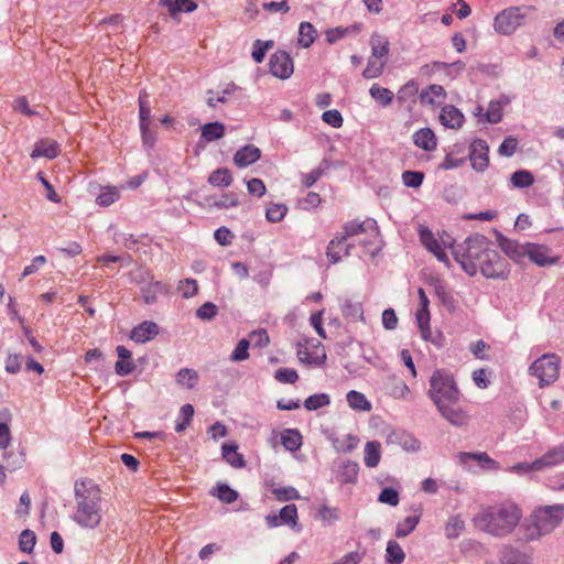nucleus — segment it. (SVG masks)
I'll use <instances>...</instances> for the list:
<instances>
[{"mask_svg":"<svg viewBox=\"0 0 564 564\" xmlns=\"http://www.w3.org/2000/svg\"><path fill=\"white\" fill-rule=\"evenodd\" d=\"M427 395L441 416L451 425L460 427L469 422L467 410L458 404L463 394L454 375L446 369H436L430 377Z\"/></svg>","mask_w":564,"mask_h":564,"instance_id":"1","label":"nucleus"},{"mask_svg":"<svg viewBox=\"0 0 564 564\" xmlns=\"http://www.w3.org/2000/svg\"><path fill=\"white\" fill-rule=\"evenodd\" d=\"M523 518L521 507L513 500L507 499L500 502L481 507L473 517V525L491 536H509L520 524Z\"/></svg>","mask_w":564,"mask_h":564,"instance_id":"2","label":"nucleus"},{"mask_svg":"<svg viewBox=\"0 0 564 564\" xmlns=\"http://www.w3.org/2000/svg\"><path fill=\"white\" fill-rule=\"evenodd\" d=\"M76 508L73 520L84 529H96L102 521V496L91 481L75 484Z\"/></svg>","mask_w":564,"mask_h":564,"instance_id":"3","label":"nucleus"},{"mask_svg":"<svg viewBox=\"0 0 564 564\" xmlns=\"http://www.w3.org/2000/svg\"><path fill=\"white\" fill-rule=\"evenodd\" d=\"M564 521V503L536 507L521 525L522 540H540L552 533Z\"/></svg>","mask_w":564,"mask_h":564,"instance_id":"4","label":"nucleus"},{"mask_svg":"<svg viewBox=\"0 0 564 564\" xmlns=\"http://www.w3.org/2000/svg\"><path fill=\"white\" fill-rule=\"evenodd\" d=\"M490 248L488 239L481 235L470 236L463 243L453 247V256L462 269L470 276L478 272L479 262Z\"/></svg>","mask_w":564,"mask_h":564,"instance_id":"5","label":"nucleus"},{"mask_svg":"<svg viewBox=\"0 0 564 564\" xmlns=\"http://www.w3.org/2000/svg\"><path fill=\"white\" fill-rule=\"evenodd\" d=\"M561 358L556 354L547 352L535 359L528 372L538 380V386L543 389L553 384L560 377Z\"/></svg>","mask_w":564,"mask_h":564,"instance_id":"6","label":"nucleus"},{"mask_svg":"<svg viewBox=\"0 0 564 564\" xmlns=\"http://www.w3.org/2000/svg\"><path fill=\"white\" fill-rule=\"evenodd\" d=\"M378 226L377 221L372 218H367L364 221L352 220L347 223L343 227V231L339 234L343 239L354 240L357 237L366 236L367 239H359L358 243L367 247L368 245H372L378 237Z\"/></svg>","mask_w":564,"mask_h":564,"instance_id":"7","label":"nucleus"},{"mask_svg":"<svg viewBox=\"0 0 564 564\" xmlns=\"http://www.w3.org/2000/svg\"><path fill=\"white\" fill-rule=\"evenodd\" d=\"M419 237L422 245L433 253L438 261L444 262L446 265L449 264L448 257L445 252V248L453 249V241L449 236H447L446 239H442L440 242L427 227L420 225Z\"/></svg>","mask_w":564,"mask_h":564,"instance_id":"8","label":"nucleus"},{"mask_svg":"<svg viewBox=\"0 0 564 564\" xmlns=\"http://www.w3.org/2000/svg\"><path fill=\"white\" fill-rule=\"evenodd\" d=\"M506 260L491 247L479 262L478 270L489 279L505 278L508 273Z\"/></svg>","mask_w":564,"mask_h":564,"instance_id":"9","label":"nucleus"},{"mask_svg":"<svg viewBox=\"0 0 564 564\" xmlns=\"http://www.w3.org/2000/svg\"><path fill=\"white\" fill-rule=\"evenodd\" d=\"M458 463L468 470L473 469V463L478 465L482 470L496 471L500 469V465L491 458L486 452H459L457 454Z\"/></svg>","mask_w":564,"mask_h":564,"instance_id":"10","label":"nucleus"},{"mask_svg":"<svg viewBox=\"0 0 564 564\" xmlns=\"http://www.w3.org/2000/svg\"><path fill=\"white\" fill-rule=\"evenodd\" d=\"M523 14L520 8H510L495 18V30L501 34H511L521 24Z\"/></svg>","mask_w":564,"mask_h":564,"instance_id":"11","label":"nucleus"},{"mask_svg":"<svg viewBox=\"0 0 564 564\" xmlns=\"http://www.w3.org/2000/svg\"><path fill=\"white\" fill-rule=\"evenodd\" d=\"M269 69L274 77L288 79L294 70L293 61L286 52L278 51L270 56Z\"/></svg>","mask_w":564,"mask_h":564,"instance_id":"12","label":"nucleus"},{"mask_svg":"<svg viewBox=\"0 0 564 564\" xmlns=\"http://www.w3.org/2000/svg\"><path fill=\"white\" fill-rule=\"evenodd\" d=\"M527 258L540 267L552 265L558 261V257L553 256L550 248L532 242L529 243Z\"/></svg>","mask_w":564,"mask_h":564,"instance_id":"13","label":"nucleus"},{"mask_svg":"<svg viewBox=\"0 0 564 564\" xmlns=\"http://www.w3.org/2000/svg\"><path fill=\"white\" fill-rule=\"evenodd\" d=\"M351 243L338 234L328 243L326 256L330 263H338L349 256Z\"/></svg>","mask_w":564,"mask_h":564,"instance_id":"14","label":"nucleus"},{"mask_svg":"<svg viewBox=\"0 0 564 564\" xmlns=\"http://www.w3.org/2000/svg\"><path fill=\"white\" fill-rule=\"evenodd\" d=\"M489 148L484 140H477L471 144L469 160L477 172H482L489 163Z\"/></svg>","mask_w":564,"mask_h":564,"instance_id":"15","label":"nucleus"},{"mask_svg":"<svg viewBox=\"0 0 564 564\" xmlns=\"http://www.w3.org/2000/svg\"><path fill=\"white\" fill-rule=\"evenodd\" d=\"M564 464V443L549 449L542 457L535 459V467L541 470Z\"/></svg>","mask_w":564,"mask_h":564,"instance_id":"16","label":"nucleus"},{"mask_svg":"<svg viewBox=\"0 0 564 564\" xmlns=\"http://www.w3.org/2000/svg\"><path fill=\"white\" fill-rule=\"evenodd\" d=\"M159 334V326L151 321H144L138 326L133 327L130 333V339L135 343H147L153 339Z\"/></svg>","mask_w":564,"mask_h":564,"instance_id":"17","label":"nucleus"},{"mask_svg":"<svg viewBox=\"0 0 564 564\" xmlns=\"http://www.w3.org/2000/svg\"><path fill=\"white\" fill-rule=\"evenodd\" d=\"M261 158V150L254 144H247L234 155V163L238 167H247Z\"/></svg>","mask_w":564,"mask_h":564,"instance_id":"18","label":"nucleus"},{"mask_svg":"<svg viewBox=\"0 0 564 564\" xmlns=\"http://www.w3.org/2000/svg\"><path fill=\"white\" fill-rule=\"evenodd\" d=\"M242 193L229 192L224 193L221 195H212L206 197V203L208 206L217 207V208H231L236 207L240 203V196Z\"/></svg>","mask_w":564,"mask_h":564,"instance_id":"19","label":"nucleus"},{"mask_svg":"<svg viewBox=\"0 0 564 564\" xmlns=\"http://www.w3.org/2000/svg\"><path fill=\"white\" fill-rule=\"evenodd\" d=\"M440 121L444 127L458 129L464 122V115L456 107L448 105L442 109Z\"/></svg>","mask_w":564,"mask_h":564,"instance_id":"20","label":"nucleus"},{"mask_svg":"<svg viewBox=\"0 0 564 564\" xmlns=\"http://www.w3.org/2000/svg\"><path fill=\"white\" fill-rule=\"evenodd\" d=\"M445 90L441 85H430L420 94V101L422 105L435 107L443 102L445 99Z\"/></svg>","mask_w":564,"mask_h":564,"instance_id":"21","label":"nucleus"},{"mask_svg":"<svg viewBox=\"0 0 564 564\" xmlns=\"http://www.w3.org/2000/svg\"><path fill=\"white\" fill-rule=\"evenodd\" d=\"M530 242L521 243L517 240H506L502 242L501 247L505 253L517 262H521L524 258L528 257V249Z\"/></svg>","mask_w":564,"mask_h":564,"instance_id":"22","label":"nucleus"},{"mask_svg":"<svg viewBox=\"0 0 564 564\" xmlns=\"http://www.w3.org/2000/svg\"><path fill=\"white\" fill-rule=\"evenodd\" d=\"M58 154V144L53 140H41L35 143L32 152L31 158L37 159V158H45V159H53Z\"/></svg>","mask_w":564,"mask_h":564,"instance_id":"23","label":"nucleus"},{"mask_svg":"<svg viewBox=\"0 0 564 564\" xmlns=\"http://www.w3.org/2000/svg\"><path fill=\"white\" fill-rule=\"evenodd\" d=\"M389 41L379 33H373L370 39L371 56L377 59H383L389 54Z\"/></svg>","mask_w":564,"mask_h":564,"instance_id":"24","label":"nucleus"},{"mask_svg":"<svg viewBox=\"0 0 564 564\" xmlns=\"http://www.w3.org/2000/svg\"><path fill=\"white\" fill-rule=\"evenodd\" d=\"M413 142L416 147H419L425 151H432L436 147L435 134L429 128H424V129L416 131L413 134Z\"/></svg>","mask_w":564,"mask_h":564,"instance_id":"25","label":"nucleus"},{"mask_svg":"<svg viewBox=\"0 0 564 564\" xmlns=\"http://www.w3.org/2000/svg\"><path fill=\"white\" fill-rule=\"evenodd\" d=\"M281 444L286 451L295 452L302 446V435L296 429H286L281 433Z\"/></svg>","mask_w":564,"mask_h":564,"instance_id":"26","label":"nucleus"},{"mask_svg":"<svg viewBox=\"0 0 564 564\" xmlns=\"http://www.w3.org/2000/svg\"><path fill=\"white\" fill-rule=\"evenodd\" d=\"M381 458V444L378 441L367 442L364 462L367 467H377Z\"/></svg>","mask_w":564,"mask_h":564,"instance_id":"27","label":"nucleus"},{"mask_svg":"<svg viewBox=\"0 0 564 564\" xmlns=\"http://www.w3.org/2000/svg\"><path fill=\"white\" fill-rule=\"evenodd\" d=\"M389 394L397 400H409L412 392L402 379L394 377L390 380Z\"/></svg>","mask_w":564,"mask_h":564,"instance_id":"28","label":"nucleus"},{"mask_svg":"<svg viewBox=\"0 0 564 564\" xmlns=\"http://www.w3.org/2000/svg\"><path fill=\"white\" fill-rule=\"evenodd\" d=\"M224 459L235 468H241L245 466L243 456L238 453V446L236 444H224L223 447Z\"/></svg>","mask_w":564,"mask_h":564,"instance_id":"29","label":"nucleus"},{"mask_svg":"<svg viewBox=\"0 0 564 564\" xmlns=\"http://www.w3.org/2000/svg\"><path fill=\"white\" fill-rule=\"evenodd\" d=\"M348 405L356 411L368 412L371 410V403L367 400L364 393L351 390L346 395Z\"/></svg>","mask_w":564,"mask_h":564,"instance_id":"30","label":"nucleus"},{"mask_svg":"<svg viewBox=\"0 0 564 564\" xmlns=\"http://www.w3.org/2000/svg\"><path fill=\"white\" fill-rule=\"evenodd\" d=\"M313 341L306 340L305 345L299 344L297 357L301 362L319 366L325 362L326 355L312 356L308 345Z\"/></svg>","mask_w":564,"mask_h":564,"instance_id":"31","label":"nucleus"},{"mask_svg":"<svg viewBox=\"0 0 564 564\" xmlns=\"http://www.w3.org/2000/svg\"><path fill=\"white\" fill-rule=\"evenodd\" d=\"M225 134V126L221 122H209L202 127V138L212 142L223 138Z\"/></svg>","mask_w":564,"mask_h":564,"instance_id":"32","label":"nucleus"},{"mask_svg":"<svg viewBox=\"0 0 564 564\" xmlns=\"http://www.w3.org/2000/svg\"><path fill=\"white\" fill-rule=\"evenodd\" d=\"M370 96L381 106L388 107L393 100V93L378 84H373L369 89Z\"/></svg>","mask_w":564,"mask_h":564,"instance_id":"33","label":"nucleus"},{"mask_svg":"<svg viewBox=\"0 0 564 564\" xmlns=\"http://www.w3.org/2000/svg\"><path fill=\"white\" fill-rule=\"evenodd\" d=\"M315 37V28L310 22H302L299 28V44L307 48L314 43Z\"/></svg>","mask_w":564,"mask_h":564,"instance_id":"34","label":"nucleus"},{"mask_svg":"<svg viewBox=\"0 0 564 564\" xmlns=\"http://www.w3.org/2000/svg\"><path fill=\"white\" fill-rule=\"evenodd\" d=\"M386 552V562L388 564H401L405 558V554L397 541H389Z\"/></svg>","mask_w":564,"mask_h":564,"instance_id":"35","label":"nucleus"},{"mask_svg":"<svg viewBox=\"0 0 564 564\" xmlns=\"http://www.w3.org/2000/svg\"><path fill=\"white\" fill-rule=\"evenodd\" d=\"M198 373L194 369L182 368L176 373V382L181 387L193 389L198 382Z\"/></svg>","mask_w":564,"mask_h":564,"instance_id":"36","label":"nucleus"},{"mask_svg":"<svg viewBox=\"0 0 564 564\" xmlns=\"http://www.w3.org/2000/svg\"><path fill=\"white\" fill-rule=\"evenodd\" d=\"M417 93H419L417 83L415 80H410L398 90L397 100L400 104H405L408 101H414Z\"/></svg>","mask_w":564,"mask_h":564,"instance_id":"37","label":"nucleus"},{"mask_svg":"<svg viewBox=\"0 0 564 564\" xmlns=\"http://www.w3.org/2000/svg\"><path fill=\"white\" fill-rule=\"evenodd\" d=\"M341 313L347 318H350L352 321H362L364 322L362 305L359 302H352L350 300H346L341 305Z\"/></svg>","mask_w":564,"mask_h":564,"instance_id":"38","label":"nucleus"},{"mask_svg":"<svg viewBox=\"0 0 564 564\" xmlns=\"http://www.w3.org/2000/svg\"><path fill=\"white\" fill-rule=\"evenodd\" d=\"M212 495L217 497L221 502L232 503L238 499V492L231 489L226 484H218L213 490Z\"/></svg>","mask_w":564,"mask_h":564,"instance_id":"39","label":"nucleus"},{"mask_svg":"<svg viewBox=\"0 0 564 564\" xmlns=\"http://www.w3.org/2000/svg\"><path fill=\"white\" fill-rule=\"evenodd\" d=\"M465 529V522L460 516H453L445 524V535L447 539L458 538Z\"/></svg>","mask_w":564,"mask_h":564,"instance_id":"40","label":"nucleus"},{"mask_svg":"<svg viewBox=\"0 0 564 564\" xmlns=\"http://www.w3.org/2000/svg\"><path fill=\"white\" fill-rule=\"evenodd\" d=\"M359 445V438L356 435L348 434L343 440L336 438L333 441V446L337 452L350 453Z\"/></svg>","mask_w":564,"mask_h":564,"instance_id":"41","label":"nucleus"},{"mask_svg":"<svg viewBox=\"0 0 564 564\" xmlns=\"http://www.w3.org/2000/svg\"><path fill=\"white\" fill-rule=\"evenodd\" d=\"M359 466L355 462L347 460L340 466L339 470V480L341 482L348 484V482H355L357 479Z\"/></svg>","mask_w":564,"mask_h":564,"instance_id":"42","label":"nucleus"},{"mask_svg":"<svg viewBox=\"0 0 564 564\" xmlns=\"http://www.w3.org/2000/svg\"><path fill=\"white\" fill-rule=\"evenodd\" d=\"M120 198V192L118 187L107 186L104 187L100 194L96 198V203L99 206H109Z\"/></svg>","mask_w":564,"mask_h":564,"instance_id":"43","label":"nucleus"},{"mask_svg":"<svg viewBox=\"0 0 564 564\" xmlns=\"http://www.w3.org/2000/svg\"><path fill=\"white\" fill-rule=\"evenodd\" d=\"M416 322L420 328L422 338L429 340L431 338L432 332L430 327V311L424 308H419L416 312Z\"/></svg>","mask_w":564,"mask_h":564,"instance_id":"44","label":"nucleus"},{"mask_svg":"<svg viewBox=\"0 0 564 564\" xmlns=\"http://www.w3.org/2000/svg\"><path fill=\"white\" fill-rule=\"evenodd\" d=\"M384 66L386 62L383 59H377L371 56L362 75L367 79L379 77L382 74Z\"/></svg>","mask_w":564,"mask_h":564,"instance_id":"45","label":"nucleus"},{"mask_svg":"<svg viewBox=\"0 0 564 564\" xmlns=\"http://www.w3.org/2000/svg\"><path fill=\"white\" fill-rule=\"evenodd\" d=\"M329 403H330V398L328 394L317 393V394L310 395L304 401V406L308 411H315V410H318L321 408L328 405Z\"/></svg>","mask_w":564,"mask_h":564,"instance_id":"46","label":"nucleus"},{"mask_svg":"<svg viewBox=\"0 0 564 564\" xmlns=\"http://www.w3.org/2000/svg\"><path fill=\"white\" fill-rule=\"evenodd\" d=\"M279 518L282 524L291 525L292 528L297 527V508L295 505H286L280 510Z\"/></svg>","mask_w":564,"mask_h":564,"instance_id":"47","label":"nucleus"},{"mask_svg":"<svg viewBox=\"0 0 564 564\" xmlns=\"http://www.w3.org/2000/svg\"><path fill=\"white\" fill-rule=\"evenodd\" d=\"M419 521V516L406 517L402 522L398 524L395 529V536L405 538L416 528Z\"/></svg>","mask_w":564,"mask_h":564,"instance_id":"48","label":"nucleus"},{"mask_svg":"<svg viewBox=\"0 0 564 564\" xmlns=\"http://www.w3.org/2000/svg\"><path fill=\"white\" fill-rule=\"evenodd\" d=\"M249 347L250 341L248 339L239 340L230 355V360L234 362L247 360L249 358Z\"/></svg>","mask_w":564,"mask_h":564,"instance_id":"49","label":"nucleus"},{"mask_svg":"<svg viewBox=\"0 0 564 564\" xmlns=\"http://www.w3.org/2000/svg\"><path fill=\"white\" fill-rule=\"evenodd\" d=\"M194 416V408L192 404H184L180 410V417L182 421H177L175 424V431L177 433L183 432L191 423Z\"/></svg>","mask_w":564,"mask_h":564,"instance_id":"50","label":"nucleus"},{"mask_svg":"<svg viewBox=\"0 0 564 564\" xmlns=\"http://www.w3.org/2000/svg\"><path fill=\"white\" fill-rule=\"evenodd\" d=\"M139 116H140V127L149 126L151 120V110L148 101V94L142 91L139 96Z\"/></svg>","mask_w":564,"mask_h":564,"instance_id":"51","label":"nucleus"},{"mask_svg":"<svg viewBox=\"0 0 564 564\" xmlns=\"http://www.w3.org/2000/svg\"><path fill=\"white\" fill-rule=\"evenodd\" d=\"M288 213V207L284 204H272L267 208L265 217L270 223L281 221Z\"/></svg>","mask_w":564,"mask_h":564,"instance_id":"52","label":"nucleus"},{"mask_svg":"<svg viewBox=\"0 0 564 564\" xmlns=\"http://www.w3.org/2000/svg\"><path fill=\"white\" fill-rule=\"evenodd\" d=\"M273 495L279 501H290L300 499L297 489L291 486L275 487L272 489Z\"/></svg>","mask_w":564,"mask_h":564,"instance_id":"53","label":"nucleus"},{"mask_svg":"<svg viewBox=\"0 0 564 564\" xmlns=\"http://www.w3.org/2000/svg\"><path fill=\"white\" fill-rule=\"evenodd\" d=\"M36 543V536L33 531L24 530L19 538V547L24 553H31Z\"/></svg>","mask_w":564,"mask_h":564,"instance_id":"54","label":"nucleus"},{"mask_svg":"<svg viewBox=\"0 0 564 564\" xmlns=\"http://www.w3.org/2000/svg\"><path fill=\"white\" fill-rule=\"evenodd\" d=\"M485 119L489 123H498L502 119V105L499 101H490L485 113Z\"/></svg>","mask_w":564,"mask_h":564,"instance_id":"55","label":"nucleus"},{"mask_svg":"<svg viewBox=\"0 0 564 564\" xmlns=\"http://www.w3.org/2000/svg\"><path fill=\"white\" fill-rule=\"evenodd\" d=\"M274 378L281 383H295L299 380V373L292 368H279Z\"/></svg>","mask_w":564,"mask_h":564,"instance_id":"56","label":"nucleus"},{"mask_svg":"<svg viewBox=\"0 0 564 564\" xmlns=\"http://www.w3.org/2000/svg\"><path fill=\"white\" fill-rule=\"evenodd\" d=\"M177 289L182 292L183 297L188 299L197 294L198 284L194 279H184L178 282Z\"/></svg>","mask_w":564,"mask_h":564,"instance_id":"57","label":"nucleus"},{"mask_svg":"<svg viewBox=\"0 0 564 564\" xmlns=\"http://www.w3.org/2000/svg\"><path fill=\"white\" fill-rule=\"evenodd\" d=\"M273 46V41L262 42L257 40L253 44L252 58L257 63H261L265 56V52Z\"/></svg>","mask_w":564,"mask_h":564,"instance_id":"58","label":"nucleus"},{"mask_svg":"<svg viewBox=\"0 0 564 564\" xmlns=\"http://www.w3.org/2000/svg\"><path fill=\"white\" fill-rule=\"evenodd\" d=\"M218 308L212 302H206L196 311V316L203 321H209L217 315Z\"/></svg>","mask_w":564,"mask_h":564,"instance_id":"59","label":"nucleus"},{"mask_svg":"<svg viewBox=\"0 0 564 564\" xmlns=\"http://www.w3.org/2000/svg\"><path fill=\"white\" fill-rule=\"evenodd\" d=\"M489 375L490 372L487 369L480 368L473 371L471 378L479 389H487L490 383Z\"/></svg>","mask_w":564,"mask_h":564,"instance_id":"60","label":"nucleus"},{"mask_svg":"<svg viewBox=\"0 0 564 564\" xmlns=\"http://www.w3.org/2000/svg\"><path fill=\"white\" fill-rule=\"evenodd\" d=\"M378 500L381 503H387L389 506L395 507L399 503V494L393 488H384L380 492Z\"/></svg>","mask_w":564,"mask_h":564,"instance_id":"61","label":"nucleus"},{"mask_svg":"<svg viewBox=\"0 0 564 564\" xmlns=\"http://www.w3.org/2000/svg\"><path fill=\"white\" fill-rule=\"evenodd\" d=\"M322 119L333 128H340L343 126V116L336 109L327 110L322 115Z\"/></svg>","mask_w":564,"mask_h":564,"instance_id":"62","label":"nucleus"},{"mask_svg":"<svg viewBox=\"0 0 564 564\" xmlns=\"http://www.w3.org/2000/svg\"><path fill=\"white\" fill-rule=\"evenodd\" d=\"M214 238L220 246H229L232 242L234 235L227 227L223 226L215 230Z\"/></svg>","mask_w":564,"mask_h":564,"instance_id":"63","label":"nucleus"},{"mask_svg":"<svg viewBox=\"0 0 564 564\" xmlns=\"http://www.w3.org/2000/svg\"><path fill=\"white\" fill-rule=\"evenodd\" d=\"M503 564H532V558L524 553L511 552L505 556Z\"/></svg>","mask_w":564,"mask_h":564,"instance_id":"64","label":"nucleus"}]
</instances>
